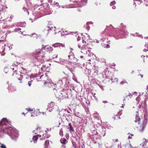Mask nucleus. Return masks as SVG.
Masks as SVG:
<instances>
[{
  "instance_id": "25",
  "label": "nucleus",
  "mask_w": 148,
  "mask_h": 148,
  "mask_svg": "<svg viewBox=\"0 0 148 148\" xmlns=\"http://www.w3.org/2000/svg\"><path fill=\"white\" fill-rule=\"evenodd\" d=\"M133 93H130L129 94L127 95H126V96H125V98L126 97V98H128L129 97L130 98H131V97L132 96H133Z\"/></svg>"
},
{
  "instance_id": "56",
  "label": "nucleus",
  "mask_w": 148,
  "mask_h": 148,
  "mask_svg": "<svg viewBox=\"0 0 148 148\" xmlns=\"http://www.w3.org/2000/svg\"><path fill=\"white\" fill-rule=\"evenodd\" d=\"M140 75L141 76V77L143 78V75L142 74H140Z\"/></svg>"
},
{
  "instance_id": "46",
  "label": "nucleus",
  "mask_w": 148,
  "mask_h": 148,
  "mask_svg": "<svg viewBox=\"0 0 148 148\" xmlns=\"http://www.w3.org/2000/svg\"><path fill=\"white\" fill-rule=\"evenodd\" d=\"M69 127H72V125L70 123L69 124Z\"/></svg>"
},
{
  "instance_id": "39",
  "label": "nucleus",
  "mask_w": 148,
  "mask_h": 148,
  "mask_svg": "<svg viewBox=\"0 0 148 148\" xmlns=\"http://www.w3.org/2000/svg\"><path fill=\"white\" fill-rule=\"evenodd\" d=\"M73 79L76 82H77V80L75 76H73Z\"/></svg>"
},
{
  "instance_id": "50",
  "label": "nucleus",
  "mask_w": 148,
  "mask_h": 148,
  "mask_svg": "<svg viewBox=\"0 0 148 148\" xmlns=\"http://www.w3.org/2000/svg\"><path fill=\"white\" fill-rule=\"evenodd\" d=\"M115 79L116 81H117V82H118V79L117 78H115Z\"/></svg>"
},
{
  "instance_id": "24",
  "label": "nucleus",
  "mask_w": 148,
  "mask_h": 148,
  "mask_svg": "<svg viewBox=\"0 0 148 148\" xmlns=\"http://www.w3.org/2000/svg\"><path fill=\"white\" fill-rule=\"evenodd\" d=\"M125 83L127 84V82L125 80L123 79V81L120 83V84L121 85H122Z\"/></svg>"
},
{
  "instance_id": "17",
  "label": "nucleus",
  "mask_w": 148,
  "mask_h": 148,
  "mask_svg": "<svg viewBox=\"0 0 148 148\" xmlns=\"http://www.w3.org/2000/svg\"><path fill=\"white\" fill-rule=\"evenodd\" d=\"M53 27H52L51 26V25H48L47 26H46L45 29L44 30L45 31H47L48 32L47 34H48V32L52 29Z\"/></svg>"
},
{
  "instance_id": "34",
  "label": "nucleus",
  "mask_w": 148,
  "mask_h": 148,
  "mask_svg": "<svg viewBox=\"0 0 148 148\" xmlns=\"http://www.w3.org/2000/svg\"><path fill=\"white\" fill-rule=\"evenodd\" d=\"M59 47H64V45L63 44H61V43H59Z\"/></svg>"
},
{
  "instance_id": "42",
  "label": "nucleus",
  "mask_w": 148,
  "mask_h": 148,
  "mask_svg": "<svg viewBox=\"0 0 148 148\" xmlns=\"http://www.w3.org/2000/svg\"><path fill=\"white\" fill-rule=\"evenodd\" d=\"M60 148H66V146L64 145H62Z\"/></svg>"
},
{
  "instance_id": "5",
  "label": "nucleus",
  "mask_w": 148,
  "mask_h": 148,
  "mask_svg": "<svg viewBox=\"0 0 148 148\" xmlns=\"http://www.w3.org/2000/svg\"><path fill=\"white\" fill-rule=\"evenodd\" d=\"M36 52L38 53H40L35 57L33 62L34 65L37 64L38 65L40 63L44 62L45 56L42 52H40V49L36 50Z\"/></svg>"
},
{
  "instance_id": "28",
  "label": "nucleus",
  "mask_w": 148,
  "mask_h": 148,
  "mask_svg": "<svg viewBox=\"0 0 148 148\" xmlns=\"http://www.w3.org/2000/svg\"><path fill=\"white\" fill-rule=\"evenodd\" d=\"M116 3V2L115 1H113L110 3V6H112L113 5H115Z\"/></svg>"
},
{
  "instance_id": "16",
  "label": "nucleus",
  "mask_w": 148,
  "mask_h": 148,
  "mask_svg": "<svg viewBox=\"0 0 148 148\" xmlns=\"http://www.w3.org/2000/svg\"><path fill=\"white\" fill-rule=\"evenodd\" d=\"M21 68L22 69L21 70V74H26L29 72V70L25 69L23 67H21Z\"/></svg>"
},
{
  "instance_id": "45",
  "label": "nucleus",
  "mask_w": 148,
  "mask_h": 148,
  "mask_svg": "<svg viewBox=\"0 0 148 148\" xmlns=\"http://www.w3.org/2000/svg\"><path fill=\"white\" fill-rule=\"evenodd\" d=\"M7 69V68H5V69H4V71H5V72L6 73H7V72H6V70Z\"/></svg>"
},
{
  "instance_id": "61",
  "label": "nucleus",
  "mask_w": 148,
  "mask_h": 148,
  "mask_svg": "<svg viewBox=\"0 0 148 148\" xmlns=\"http://www.w3.org/2000/svg\"><path fill=\"white\" fill-rule=\"evenodd\" d=\"M138 97H137V98H136V100H138Z\"/></svg>"
},
{
  "instance_id": "49",
  "label": "nucleus",
  "mask_w": 148,
  "mask_h": 148,
  "mask_svg": "<svg viewBox=\"0 0 148 148\" xmlns=\"http://www.w3.org/2000/svg\"><path fill=\"white\" fill-rule=\"evenodd\" d=\"M13 18V16H10V18L11 19H12Z\"/></svg>"
},
{
  "instance_id": "13",
  "label": "nucleus",
  "mask_w": 148,
  "mask_h": 148,
  "mask_svg": "<svg viewBox=\"0 0 148 148\" xmlns=\"http://www.w3.org/2000/svg\"><path fill=\"white\" fill-rule=\"evenodd\" d=\"M43 47L45 50L49 53L51 52L53 50V48L48 45H46Z\"/></svg>"
},
{
  "instance_id": "57",
  "label": "nucleus",
  "mask_w": 148,
  "mask_h": 148,
  "mask_svg": "<svg viewBox=\"0 0 148 148\" xmlns=\"http://www.w3.org/2000/svg\"><path fill=\"white\" fill-rule=\"evenodd\" d=\"M25 8L24 7L23 8V10H24V11H25Z\"/></svg>"
},
{
  "instance_id": "3",
  "label": "nucleus",
  "mask_w": 148,
  "mask_h": 148,
  "mask_svg": "<svg viewBox=\"0 0 148 148\" xmlns=\"http://www.w3.org/2000/svg\"><path fill=\"white\" fill-rule=\"evenodd\" d=\"M82 43L85 44L82 45L80 44H78V46L79 48L81 49L82 50L81 52L88 54V63L90 64H94V60L95 58V55L92 53H90V50L89 49H87L90 48L89 45L88 43H87L86 40L84 37L82 38Z\"/></svg>"
},
{
  "instance_id": "30",
  "label": "nucleus",
  "mask_w": 148,
  "mask_h": 148,
  "mask_svg": "<svg viewBox=\"0 0 148 148\" xmlns=\"http://www.w3.org/2000/svg\"><path fill=\"white\" fill-rule=\"evenodd\" d=\"M59 4L58 3H55L54 6L55 7L58 8H59Z\"/></svg>"
},
{
  "instance_id": "7",
  "label": "nucleus",
  "mask_w": 148,
  "mask_h": 148,
  "mask_svg": "<svg viewBox=\"0 0 148 148\" xmlns=\"http://www.w3.org/2000/svg\"><path fill=\"white\" fill-rule=\"evenodd\" d=\"M55 95L57 98L60 99L64 98H70L72 96L71 93H56Z\"/></svg>"
},
{
  "instance_id": "4",
  "label": "nucleus",
  "mask_w": 148,
  "mask_h": 148,
  "mask_svg": "<svg viewBox=\"0 0 148 148\" xmlns=\"http://www.w3.org/2000/svg\"><path fill=\"white\" fill-rule=\"evenodd\" d=\"M69 83V82L67 80L66 78H64L62 80H59L57 83L56 84H52L53 85V89L54 90V92H71V90L70 89H65L64 90V89H62V90H61V86L64 83L65 84L68 85Z\"/></svg>"
},
{
  "instance_id": "27",
  "label": "nucleus",
  "mask_w": 148,
  "mask_h": 148,
  "mask_svg": "<svg viewBox=\"0 0 148 148\" xmlns=\"http://www.w3.org/2000/svg\"><path fill=\"white\" fill-rule=\"evenodd\" d=\"M68 128L69 129V131L71 133H72L73 132H74V130L72 127H69Z\"/></svg>"
},
{
  "instance_id": "54",
  "label": "nucleus",
  "mask_w": 148,
  "mask_h": 148,
  "mask_svg": "<svg viewBox=\"0 0 148 148\" xmlns=\"http://www.w3.org/2000/svg\"><path fill=\"white\" fill-rule=\"evenodd\" d=\"M86 29L88 30L89 29V27H86Z\"/></svg>"
},
{
  "instance_id": "33",
  "label": "nucleus",
  "mask_w": 148,
  "mask_h": 148,
  "mask_svg": "<svg viewBox=\"0 0 148 148\" xmlns=\"http://www.w3.org/2000/svg\"><path fill=\"white\" fill-rule=\"evenodd\" d=\"M20 77L19 78H18V80H19L20 81H21L22 80L23 77V75H20Z\"/></svg>"
},
{
  "instance_id": "9",
  "label": "nucleus",
  "mask_w": 148,
  "mask_h": 148,
  "mask_svg": "<svg viewBox=\"0 0 148 148\" xmlns=\"http://www.w3.org/2000/svg\"><path fill=\"white\" fill-rule=\"evenodd\" d=\"M56 106V105L55 103L54 102H51L48 105L47 110L48 111L51 112L55 108Z\"/></svg>"
},
{
  "instance_id": "44",
  "label": "nucleus",
  "mask_w": 148,
  "mask_h": 148,
  "mask_svg": "<svg viewBox=\"0 0 148 148\" xmlns=\"http://www.w3.org/2000/svg\"><path fill=\"white\" fill-rule=\"evenodd\" d=\"M58 55H54V57H53V58H57L58 57Z\"/></svg>"
},
{
  "instance_id": "1",
  "label": "nucleus",
  "mask_w": 148,
  "mask_h": 148,
  "mask_svg": "<svg viewBox=\"0 0 148 148\" xmlns=\"http://www.w3.org/2000/svg\"><path fill=\"white\" fill-rule=\"evenodd\" d=\"M10 123L6 118H3L0 122V132L8 134L12 140H16L18 137V131L11 127Z\"/></svg>"
},
{
  "instance_id": "47",
  "label": "nucleus",
  "mask_w": 148,
  "mask_h": 148,
  "mask_svg": "<svg viewBox=\"0 0 148 148\" xmlns=\"http://www.w3.org/2000/svg\"><path fill=\"white\" fill-rule=\"evenodd\" d=\"M48 1L49 3H51L52 2V0H49Z\"/></svg>"
},
{
  "instance_id": "6",
  "label": "nucleus",
  "mask_w": 148,
  "mask_h": 148,
  "mask_svg": "<svg viewBox=\"0 0 148 148\" xmlns=\"http://www.w3.org/2000/svg\"><path fill=\"white\" fill-rule=\"evenodd\" d=\"M136 112L137 114L136 115L135 120L134 121V122L135 123L138 122V124H139L140 120L142 119V123L140 125V128H139V130L141 132H142L143 131L144 128L147 123L148 120L147 119H141L139 116L138 112Z\"/></svg>"
},
{
  "instance_id": "11",
  "label": "nucleus",
  "mask_w": 148,
  "mask_h": 148,
  "mask_svg": "<svg viewBox=\"0 0 148 148\" xmlns=\"http://www.w3.org/2000/svg\"><path fill=\"white\" fill-rule=\"evenodd\" d=\"M1 41H0V52H2L1 55L4 56L5 55V53L3 52V51L5 50V44L3 42L1 43Z\"/></svg>"
},
{
  "instance_id": "55",
  "label": "nucleus",
  "mask_w": 148,
  "mask_h": 148,
  "mask_svg": "<svg viewBox=\"0 0 148 148\" xmlns=\"http://www.w3.org/2000/svg\"><path fill=\"white\" fill-rule=\"evenodd\" d=\"M147 92H148V85L147 87Z\"/></svg>"
},
{
  "instance_id": "2",
  "label": "nucleus",
  "mask_w": 148,
  "mask_h": 148,
  "mask_svg": "<svg viewBox=\"0 0 148 148\" xmlns=\"http://www.w3.org/2000/svg\"><path fill=\"white\" fill-rule=\"evenodd\" d=\"M121 29L119 30L116 29L113 30V27L110 25L107 26L105 32L106 34L110 35L111 33L114 37L116 40L126 37L128 36V32L127 31L126 26L124 25L123 24H121Z\"/></svg>"
},
{
  "instance_id": "21",
  "label": "nucleus",
  "mask_w": 148,
  "mask_h": 148,
  "mask_svg": "<svg viewBox=\"0 0 148 148\" xmlns=\"http://www.w3.org/2000/svg\"><path fill=\"white\" fill-rule=\"evenodd\" d=\"M39 135H37L34 136L33 138V140L34 143H36V142L37 139L38 138V136Z\"/></svg>"
},
{
  "instance_id": "32",
  "label": "nucleus",
  "mask_w": 148,
  "mask_h": 148,
  "mask_svg": "<svg viewBox=\"0 0 148 148\" xmlns=\"http://www.w3.org/2000/svg\"><path fill=\"white\" fill-rule=\"evenodd\" d=\"M104 47L105 48H107L110 47V45H109L108 44H106V45H104Z\"/></svg>"
},
{
  "instance_id": "19",
  "label": "nucleus",
  "mask_w": 148,
  "mask_h": 148,
  "mask_svg": "<svg viewBox=\"0 0 148 148\" xmlns=\"http://www.w3.org/2000/svg\"><path fill=\"white\" fill-rule=\"evenodd\" d=\"M44 84L45 85V84H47V86H48L49 87H50L51 86H52V84L50 82L49 79H47V80L45 81L44 83Z\"/></svg>"
},
{
  "instance_id": "12",
  "label": "nucleus",
  "mask_w": 148,
  "mask_h": 148,
  "mask_svg": "<svg viewBox=\"0 0 148 148\" xmlns=\"http://www.w3.org/2000/svg\"><path fill=\"white\" fill-rule=\"evenodd\" d=\"M72 102L73 103V104L77 106L78 105L82 103V99H75L74 100H73Z\"/></svg>"
},
{
  "instance_id": "64",
  "label": "nucleus",
  "mask_w": 148,
  "mask_h": 148,
  "mask_svg": "<svg viewBox=\"0 0 148 148\" xmlns=\"http://www.w3.org/2000/svg\"><path fill=\"white\" fill-rule=\"evenodd\" d=\"M83 58V56H80V58Z\"/></svg>"
},
{
  "instance_id": "8",
  "label": "nucleus",
  "mask_w": 148,
  "mask_h": 148,
  "mask_svg": "<svg viewBox=\"0 0 148 148\" xmlns=\"http://www.w3.org/2000/svg\"><path fill=\"white\" fill-rule=\"evenodd\" d=\"M104 72L107 81H110V80H112L113 74L112 73L108 71V69H106L104 71Z\"/></svg>"
},
{
  "instance_id": "48",
  "label": "nucleus",
  "mask_w": 148,
  "mask_h": 148,
  "mask_svg": "<svg viewBox=\"0 0 148 148\" xmlns=\"http://www.w3.org/2000/svg\"><path fill=\"white\" fill-rule=\"evenodd\" d=\"M36 130H40V127H38L36 128Z\"/></svg>"
},
{
  "instance_id": "40",
  "label": "nucleus",
  "mask_w": 148,
  "mask_h": 148,
  "mask_svg": "<svg viewBox=\"0 0 148 148\" xmlns=\"http://www.w3.org/2000/svg\"><path fill=\"white\" fill-rule=\"evenodd\" d=\"M32 82L31 81H29L28 82V85L29 86H30Z\"/></svg>"
},
{
  "instance_id": "18",
  "label": "nucleus",
  "mask_w": 148,
  "mask_h": 148,
  "mask_svg": "<svg viewBox=\"0 0 148 148\" xmlns=\"http://www.w3.org/2000/svg\"><path fill=\"white\" fill-rule=\"evenodd\" d=\"M134 5H135V6H136V4H140L142 2L141 0H134Z\"/></svg>"
},
{
  "instance_id": "14",
  "label": "nucleus",
  "mask_w": 148,
  "mask_h": 148,
  "mask_svg": "<svg viewBox=\"0 0 148 148\" xmlns=\"http://www.w3.org/2000/svg\"><path fill=\"white\" fill-rule=\"evenodd\" d=\"M45 133H46V131H45ZM40 134H39V135H38V136H39L40 137H43V138L44 139L47 138H48L50 136L49 135H47V136L46 135L45 136V135H46V133H45H45H44V134H43V132H40Z\"/></svg>"
},
{
  "instance_id": "10",
  "label": "nucleus",
  "mask_w": 148,
  "mask_h": 148,
  "mask_svg": "<svg viewBox=\"0 0 148 148\" xmlns=\"http://www.w3.org/2000/svg\"><path fill=\"white\" fill-rule=\"evenodd\" d=\"M69 59L70 60H71L73 62L75 63L77 61V59L75 58L74 56L73 53L72 52H71L70 55L68 56Z\"/></svg>"
},
{
  "instance_id": "62",
  "label": "nucleus",
  "mask_w": 148,
  "mask_h": 148,
  "mask_svg": "<svg viewBox=\"0 0 148 148\" xmlns=\"http://www.w3.org/2000/svg\"><path fill=\"white\" fill-rule=\"evenodd\" d=\"M132 36H135V34H132Z\"/></svg>"
},
{
  "instance_id": "60",
  "label": "nucleus",
  "mask_w": 148,
  "mask_h": 148,
  "mask_svg": "<svg viewBox=\"0 0 148 148\" xmlns=\"http://www.w3.org/2000/svg\"><path fill=\"white\" fill-rule=\"evenodd\" d=\"M96 42L97 43H98L99 42V41L98 40H97Z\"/></svg>"
},
{
  "instance_id": "58",
  "label": "nucleus",
  "mask_w": 148,
  "mask_h": 148,
  "mask_svg": "<svg viewBox=\"0 0 148 148\" xmlns=\"http://www.w3.org/2000/svg\"><path fill=\"white\" fill-rule=\"evenodd\" d=\"M88 35V38H89V39H90V36H89V35Z\"/></svg>"
},
{
  "instance_id": "35",
  "label": "nucleus",
  "mask_w": 148,
  "mask_h": 148,
  "mask_svg": "<svg viewBox=\"0 0 148 148\" xmlns=\"http://www.w3.org/2000/svg\"><path fill=\"white\" fill-rule=\"evenodd\" d=\"M76 37H77V39L78 40H79L81 39V37L78 35H76Z\"/></svg>"
},
{
  "instance_id": "29",
  "label": "nucleus",
  "mask_w": 148,
  "mask_h": 148,
  "mask_svg": "<svg viewBox=\"0 0 148 148\" xmlns=\"http://www.w3.org/2000/svg\"><path fill=\"white\" fill-rule=\"evenodd\" d=\"M59 134L61 136H62L63 135V132L62 128H61L60 130V133H59Z\"/></svg>"
},
{
  "instance_id": "23",
  "label": "nucleus",
  "mask_w": 148,
  "mask_h": 148,
  "mask_svg": "<svg viewBox=\"0 0 148 148\" xmlns=\"http://www.w3.org/2000/svg\"><path fill=\"white\" fill-rule=\"evenodd\" d=\"M59 43H56L55 44H53L52 45V46L54 47H59Z\"/></svg>"
},
{
  "instance_id": "52",
  "label": "nucleus",
  "mask_w": 148,
  "mask_h": 148,
  "mask_svg": "<svg viewBox=\"0 0 148 148\" xmlns=\"http://www.w3.org/2000/svg\"><path fill=\"white\" fill-rule=\"evenodd\" d=\"M108 102H107V101H103V103H107Z\"/></svg>"
},
{
  "instance_id": "41",
  "label": "nucleus",
  "mask_w": 148,
  "mask_h": 148,
  "mask_svg": "<svg viewBox=\"0 0 148 148\" xmlns=\"http://www.w3.org/2000/svg\"><path fill=\"white\" fill-rule=\"evenodd\" d=\"M26 109L28 111H33V110L32 109H31L30 108H26Z\"/></svg>"
},
{
  "instance_id": "20",
  "label": "nucleus",
  "mask_w": 148,
  "mask_h": 148,
  "mask_svg": "<svg viewBox=\"0 0 148 148\" xmlns=\"http://www.w3.org/2000/svg\"><path fill=\"white\" fill-rule=\"evenodd\" d=\"M60 142L63 145H65L67 143L68 141L65 138H62L60 140Z\"/></svg>"
},
{
  "instance_id": "36",
  "label": "nucleus",
  "mask_w": 148,
  "mask_h": 148,
  "mask_svg": "<svg viewBox=\"0 0 148 148\" xmlns=\"http://www.w3.org/2000/svg\"><path fill=\"white\" fill-rule=\"evenodd\" d=\"M136 34H138V35H137V36L138 37H141V38H143V36L141 35H139V34H138V33H136Z\"/></svg>"
},
{
  "instance_id": "38",
  "label": "nucleus",
  "mask_w": 148,
  "mask_h": 148,
  "mask_svg": "<svg viewBox=\"0 0 148 148\" xmlns=\"http://www.w3.org/2000/svg\"><path fill=\"white\" fill-rule=\"evenodd\" d=\"M147 49H145L143 50V51L144 52H146L147 51H148V45L147 46Z\"/></svg>"
},
{
  "instance_id": "37",
  "label": "nucleus",
  "mask_w": 148,
  "mask_h": 148,
  "mask_svg": "<svg viewBox=\"0 0 148 148\" xmlns=\"http://www.w3.org/2000/svg\"><path fill=\"white\" fill-rule=\"evenodd\" d=\"M21 30V29L20 28H18L17 29H15L14 31L15 32H18L19 30Z\"/></svg>"
},
{
  "instance_id": "51",
  "label": "nucleus",
  "mask_w": 148,
  "mask_h": 148,
  "mask_svg": "<svg viewBox=\"0 0 148 148\" xmlns=\"http://www.w3.org/2000/svg\"><path fill=\"white\" fill-rule=\"evenodd\" d=\"M115 65H116V64H115L114 63V64H113L112 65V66H115Z\"/></svg>"
},
{
  "instance_id": "43",
  "label": "nucleus",
  "mask_w": 148,
  "mask_h": 148,
  "mask_svg": "<svg viewBox=\"0 0 148 148\" xmlns=\"http://www.w3.org/2000/svg\"><path fill=\"white\" fill-rule=\"evenodd\" d=\"M116 8V7L115 6H112V8L113 9H115Z\"/></svg>"
},
{
  "instance_id": "22",
  "label": "nucleus",
  "mask_w": 148,
  "mask_h": 148,
  "mask_svg": "<svg viewBox=\"0 0 148 148\" xmlns=\"http://www.w3.org/2000/svg\"><path fill=\"white\" fill-rule=\"evenodd\" d=\"M76 99H82L80 93H77L76 95Z\"/></svg>"
},
{
  "instance_id": "26",
  "label": "nucleus",
  "mask_w": 148,
  "mask_h": 148,
  "mask_svg": "<svg viewBox=\"0 0 148 148\" xmlns=\"http://www.w3.org/2000/svg\"><path fill=\"white\" fill-rule=\"evenodd\" d=\"M49 144V143L48 141L47 140L45 141V148H47L46 147L48 146Z\"/></svg>"
},
{
  "instance_id": "53",
  "label": "nucleus",
  "mask_w": 148,
  "mask_h": 148,
  "mask_svg": "<svg viewBox=\"0 0 148 148\" xmlns=\"http://www.w3.org/2000/svg\"><path fill=\"white\" fill-rule=\"evenodd\" d=\"M91 23V22H87V23H86V25H88L89 24V23Z\"/></svg>"
},
{
  "instance_id": "63",
  "label": "nucleus",
  "mask_w": 148,
  "mask_h": 148,
  "mask_svg": "<svg viewBox=\"0 0 148 148\" xmlns=\"http://www.w3.org/2000/svg\"><path fill=\"white\" fill-rule=\"evenodd\" d=\"M45 77H46V78H48V77H47V75H46Z\"/></svg>"
},
{
  "instance_id": "59",
  "label": "nucleus",
  "mask_w": 148,
  "mask_h": 148,
  "mask_svg": "<svg viewBox=\"0 0 148 148\" xmlns=\"http://www.w3.org/2000/svg\"><path fill=\"white\" fill-rule=\"evenodd\" d=\"M35 131V130H34V131H33V133H35V134H36V133H35V132H34Z\"/></svg>"
},
{
  "instance_id": "15",
  "label": "nucleus",
  "mask_w": 148,
  "mask_h": 148,
  "mask_svg": "<svg viewBox=\"0 0 148 148\" xmlns=\"http://www.w3.org/2000/svg\"><path fill=\"white\" fill-rule=\"evenodd\" d=\"M14 66L13 65L11 67V69L13 72L12 75V76H14L15 73V74H16L17 72V68L16 66L14 68Z\"/></svg>"
},
{
  "instance_id": "31",
  "label": "nucleus",
  "mask_w": 148,
  "mask_h": 148,
  "mask_svg": "<svg viewBox=\"0 0 148 148\" xmlns=\"http://www.w3.org/2000/svg\"><path fill=\"white\" fill-rule=\"evenodd\" d=\"M0 144L1 146L0 147H1V148H6V146L4 145L1 143Z\"/></svg>"
}]
</instances>
